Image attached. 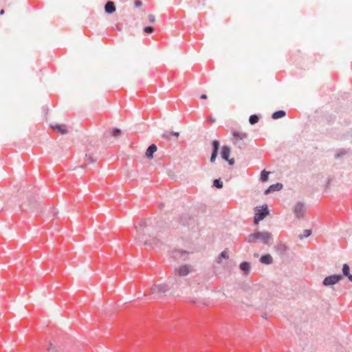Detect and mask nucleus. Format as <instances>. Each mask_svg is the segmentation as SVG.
Returning a JSON list of instances; mask_svg holds the SVG:
<instances>
[{"label":"nucleus","mask_w":352,"mask_h":352,"mask_svg":"<svg viewBox=\"0 0 352 352\" xmlns=\"http://www.w3.org/2000/svg\"><path fill=\"white\" fill-rule=\"evenodd\" d=\"M135 228L137 233V237L140 242H144L146 245H153L155 247H160V240L157 238L148 239L145 237V234L148 230V228L146 226L144 220H140L138 225L135 226Z\"/></svg>","instance_id":"1"},{"label":"nucleus","mask_w":352,"mask_h":352,"mask_svg":"<svg viewBox=\"0 0 352 352\" xmlns=\"http://www.w3.org/2000/svg\"><path fill=\"white\" fill-rule=\"evenodd\" d=\"M272 238V234L269 232H256L249 234L245 238V241L248 243H256L261 241L264 244H268L270 239Z\"/></svg>","instance_id":"2"},{"label":"nucleus","mask_w":352,"mask_h":352,"mask_svg":"<svg viewBox=\"0 0 352 352\" xmlns=\"http://www.w3.org/2000/svg\"><path fill=\"white\" fill-rule=\"evenodd\" d=\"M169 288L166 284L155 285L151 288V292L145 294L144 296H153L151 299H155L164 295Z\"/></svg>","instance_id":"3"},{"label":"nucleus","mask_w":352,"mask_h":352,"mask_svg":"<svg viewBox=\"0 0 352 352\" xmlns=\"http://www.w3.org/2000/svg\"><path fill=\"white\" fill-rule=\"evenodd\" d=\"M254 210L255 214L254 217V222L256 224L258 223L259 221H262L270 213L267 204L262 206L261 208L257 206Z\"/></svg>","instance_id":"4"},{"label":"nucleus","mask_w":352,"mask_h":352,"mask_svg":"<svg viewBox=\"0 0 352 352\" xmlns=\"http://www.w3.org/2000/svg\"><path fill=\"white\" fill-rule=\"evenodd\" d=\"M306 206L302 201H298L293 208V212L297 219H302L305 216Z\"/></svg>","instance_id":"5"},{"label":"nucleus","mask_w":352,"mask_h":352,"mask_svg":"<svg viewBox=\"0 0 352 352\" xmlns=\"http://www.w3.org/2000/svg\"><path fill=\"white\" fill-rule=\"evenodd\" d=\"M342 279L341 274H333L325 277L322 281L324 286L329 287L336 285Z\"/></svg>","instance_id":"6"},{"label":"nucleus","mask_w":352,"mask_h":352,"mask_svg":"<svg viewBox=\"0 0 352 352\" xmlns=\"http://www.w3.org/2000/svg\"><path fill=\"white\" fill-rule=\"evenodd\" d=\"M191 272V267L188 265H183L175 270V275L180 277L186 276Z\"/></svg>","instance_id":"7"},{"label":"nucleus","mask_w":352,"mask_h":352,"mask_svg":"<svg viewBox=\"0 0 352 352\" xmlns=\"http://www.w3.org/2000/svg\"><path fill=\"white\" fill-rule=\"evenodd\" d=\"M220 143L218 140H213L212 142V154L210 161L213 163L215 162L219 150Z\"/></svg>","instance_id":"8"},{"label":"nucleus","mask_w":352,"mask_h":352,"mask_svg":"<svg viewBox=\"0 0 352 352\" xmlns=\"http://www.w3.org/2000/svg\"><path fill=\"white\" fill-rule=\"evenodd\" d=\"M187 252L181 250H175L171 252V256L175 260H185Z\"/></svg>","instance_id":"9"},{"label":"nucleus","mask_w":352,"mask_h":352,"mask_svg":"<svg viewBox=\"0 0 352 352\" xmlns=\"http://www.w3.org/2000/svg\"><path fill=\"white\" fill-rule=\"evenodd\" d=\"M50 126L57 133L64 135L67 133V126L65 124H50Z\"/></svg>","instance_id":"10"},{"label":"nucleus","mask_w":352,"mask_h":352,"mask_svg":"<svg viewBox=\"0 0 352 352\" xmlns=\"http://www.w3.org/2000/svg\"><path fill=\"white\" fill-rule=\"evenodd\" d=\"M246 138L247 133H240L238 131H234L232 133V142L234 144H238L240 140H243Z\"/></svg>","instance_id":"11"},{"label":"nucleus","mask_w":352,"mask_h":352,"mask_svg":"<svg viewBox=\"0 0 352 352\" xmlns=\"http://www.w3.org/2000/svg\"><path fill=\"white\" fill-rule=\"evenodd\" d=\"M283 186L281 183H276L272 185H270L265 190V194L267 195L270 192L279 191L283 188Z\"/></svg>","instance_id":"12"},{"label":"nucleus","mask_w":352,"mask_h":352,"mask_svg":"<svg viewBox=\"0 0 352 352\" xmlns=\"http://www.w3.org/2000/svg\"><path fill=\"white\" fill-rule=\"evenodd\" d=\"M104 11L107 14H111L116 12L115 3L111 1H107L104 5Z\"/></svg>","instance_id":"13"},{"label":"nucleus","mask_w":352,"mask_h":352,"mask_svg":"<svg viewBox=\"0 0 352 352\" xmlns=\"http://www.w3.org/2000/svg\"><path fill=\"white\" fill-rule=\"evenodd\" d=\"M157 151V146L155 144H151L146 151V156L148 159L153 157V153Z\"/></svg>","instance_id":"14"},{"label":"nucleus","mask_w":352,"mask_h":352,"mask_svg":"<svg viewBox=\"0 0 352 352\" xmlns=\"http://www.w3.org/2000/svg\"><path fill=\"white\" fill-rule=\"evenodd\" d=\"M230 155V148L228 146H223L221 152V157L223 160H228Z\"/></svg>","instance_id":"15"},{"label":"nucleus","mask_w":352,"mask_h":352,"mask_svg":"<svg viewBox=\"0 0 352 352\" xmlns=\"http://www.w3.org/2000/svg\"><path fill=\"white\" fill-rule=\"evenodd\" d=\"M260 262L263 264L270 265L273 263V258L270 254H266L261 256Z\"/></svg>","instance_id":"16"},{"label":"nucleus","mask_w":352,"mask_h":352,"mask_svg":"<svg viewBox=\"0 0 352 352\" xmlns=\"http://www.w3.org/2000/svg\"><path fill=\"white\" fill-rule=\"evenodd\" d=\"M342 276H346L350 281L352 282V274H350V267L349 265L346 263L344 264L342 266Z\"/></svg>","instance_id":"17"},{"label":"nucleus","mask_w":352,"mask_h":352,"mask_svg":"<svg viewBox=\"0 0 352 352\" xmlns=\"http://www.w3.org/2000/svg\"><path fill=\"white\" fill-rule=\"evenodd\" d=\"M286 116V112L283 110H278L274 112L272 115V118L274 120H277L281 118H283Z\"/></svg>","instance_id":"18"},{"label":"nucleus","mask_w":352,"mask_h":352,"mask_svg":"<svg viewBox=\"0 0 352 352\" xmlns=\"http://www.w3.org/2000/svg\"><path fill=\"white\" fill-rule=\"evenodd\" d=\"M240 269L245 273L248 274L250 270V264L249 262L243 261L240 264Z\"/></svg>","instance_id":"19"},{"label":"nucleus","mask_w":352,"mask_h":352,"mask_svg":"<svg viewBox=\"0 0 352 352\" xmlns=\"http://www.w3.org/2000/svg\"><path fill=\"white\" fill-rule=\"evenodd\" d=\"M228 258V254L227 253L226 251H223L220 253V254L219 255V256L217 257V262L218 263H221L222 262V260L223 259H227Z\"/></svg>","instance_id":"20"},{"label":"nucleus","mask_w":352,"mask_h":352,"mask_svg":"<svg viewBox=\"0 0 352 352\" xmlns=\"http://www.w3.org/2000/svg\"><path fill=\"white\" fill-rule=\"evenodd\" d=\"M259 120V117L256 114L251 115L249 118V122L250 124L253 125L256 124Z\"/></svg>","instance_id":"21"},{"label":"nucleus","mask_w":352,"mask_h":352,"mask_svg":"<svg viewBox=\"0 0 352 352\" xmlns=\"http://www.w3.org/2000/svg\"><path fill=\"white\" fill-rule=\"evenodd\" d=\"M270 172L263 170L261 173L260 179L261 182H266L268 179Z\"/></svg>","instance_id":"22"},{"label":"nucleus","mask_w":352,"mask_h":352,"mask_svg":"<svg viewBox=\"0 0 352 352\" xmlns=\"http://www.w3.org/2000/svg\"><path fill=\"white\" fill-rule=\"evenodd\" d=\"M348 153L347 150L344 148L339 149L336 155V158L339 159L342 156L346 155Z\"/></svg>","instance_id":"23"},{"label":"nucleus","mask_w":352,"mask_h":352,"mask_svg":"<svg viewBox=\"0 0 352 352\" xmlns=\"http://www.w3.org/2000/svg\"><path fill=\"white\" fill-rule=\"evenodd\" d=\"M213 186H215L217 188H221L223 187V182L221 180V179H216L213 182Z\"/></svg>","instance_id":"24"},{"label":"nucleus","mask_w":352,"mask_h":352,"mask_svg":"<svg viewBox=\"0 0 352 352\" xmlns=\"http://www.w3.org/2000/svg\"><path fill=\"white\" fill-rule=\"evenodd\" d=\"M311 234V230L307 229L303 231L302 235L299 236V238L300 239H302L303 238H307V237L309 236Z\"/></svg>","instance_id":"25"},{"label":"nucleus","mask_w":352,"mask_h":352,"mask_svg":"<svg viewBox=\"0 0 352 352\" xmlns=\"http://www.w3.org/2000/svg\"><path fill=\"white\" fill-rule=\"evenodd\" d=\"M154 28L152 26H146L144 28V32L147 34H151L153 32Z\"/></svg>","instance_id":"26"},{"label":"nucleus","mask_w":352,"mask_h":352,"mask_svg":"<svg viewBox=\"0 0 352 352\" xmlns=\"http://www.w3.org/2000/svg\"><path fill=\"white\" fill-rule=\"evenodd\" d=\"M121 133V131L118 128H114L112 130V135L113 136H117Z\"/></svg>","instance_id":"27"},{"label":"nucleus","mask_w":352,"mask_h":352,"mask_svg":"<svg viewBox=\"0 0 352 352\" xmlns=\"http://www.w3.org/2000/svg\"><path fill=\"white\" fill-rule=\"evenodd\" d=\"M278 249L281 252H285L287 250V246L285 244H279Z\"/></svg>","instance_id":"28"},{"label":"nucleus","mask_w":352,"mask_h":352,"mask_svg":"<svg viewBox=\"0 0 352 352\" xmlns=\"http://www.w3.org/2000/svg\"><path fill=\"white\" fill-rule=\"evenodd\" d=\"M170 132H164L163 134H162V138L165 140H170Z\"/></svg>","instance_id":"29"},{"label":"nucleus","mask_w":352,"mask_h":352,"mask_svg":"<svg viewBox=\"0 0 352 352\" xmlns=\"http://www.w3.org/2000/svg\"><path fill=\"white\" fill-rule=\"evenodd\" d=\"M134 5L136 8H140L142 5V3L140 0H135L134 2Z\"/></svg>","instance_id":"30"},{"label":"nucleus","mask_w":352,"mask_h":352,"mask_svg":"<svg viewBox=\"0 0 352 352\" xmlns=\"http://www.w3.org/2000/svg\"><path fill=\"white\" fill-rule=\"evenodd\" d=\"M148 20H149V22H150V23H154V22H155V16H154L153 14H149V15H148Z\"/></svg>","instance_id":"31"},{"label":"nucleus","mask_w":352,"mask_h":352,"mask_svg":"<svg viewBox=\"0 0 352 352\" xmlns=\"http://www.w3.org/2000/svg\"><path fill=\"white\" fill-rule=\"evenodd\" d=\"M235 144L237 145L240 148H242L245 146V143L243 142V140H240L238 144Z\"/></svg>","instance_id":"32"},{"label":"nucleus","mask_w":352,"mask_h":352,"mask_svg":"<svg viewBox=\"0 0 352 352\" xmlns=\"http://www.w3.org/2000/svg\"><path fill=\"white\" fill-rule=\"evenodd\" d=\"M48 352H54L55 351V346H52V344H50V346L47 349Z\"/></svg>","instance_id":"33"},{"label":"nucleus","mask_w":352,"mask_h":352,"mask_svg":"<svg viewBox=\"0 0 352 352\" xmlns=\"http://www.w3.org/2000/svg\"><path fill=\"white\" fill-rule=\"evenodd\" d=\"M230 165H233L234 164V160L233 158L229 159L228 160H226Z\"/></svg>","instance_id":"34"},{"label":"nucleus","mask_w":352,"mask_h":352,"mask_svg":"<svg viewBox=\"0 0 352 352\" xmlns=\"http://www.w3.org/2000/svg\"><path fill=\"white\" fill-rule=\"evenodd\" d=\"M170 135H174L175 137H178L179 133L178 132H175V131H171L170 132Z\"/></svg>","instance_id":"35"},{"label":"nucleus","mask_w":352,"mask_h":352,"mask_svg":"<svg viewBox=\"0 0 352 352\" xmlns=\"http://www.w3.org/2000/svg\"><path fill=\"white\" fill-rule=\"evenodd\" d=\"M207 120L209 121V122H214L215 120L214 118H213L211 116H209L208 118H207Z\"/></svg>","instance_id":"36"},{"label":"nucleus","mask_w":352,"mask_h":352,"mask_svg":"<svg viewBox=\"0 0 352 352\" xmlns=\"http://www.w3.org/2000/svg\"><path fill=\"white\" fill-rule=\"evenodd\" d=\"M88 162H89V163H94L95 162V160H93L91 157H89Z\"/></svg>","instance_id":"37"},{"label":"nucleus","mask_w":352,"mask_h":352,"mask_svg":"<svg viewBox=\"0 0 352 352\" xmlns=\"http://www.w3.org/2000/svg\"><path fill=\"white\" fill-rule=\"evenodd\" d=\"M200 98L201 99H206L207 96L206 94H202V95H201Z\"/></svg>","instance_id":"38"},{"label":"nucleus","mask_w":352,"mask_h":352,"mask_svg":"<svg viewBox=\"0 0 352 352\" xmlns=\"http://www.w3.org/2000/svg\"><path fill=\"white\" fill-rule=\"evenodd\" d=\"M4 12H5L4 10H3V9H2V10H0V15L3 14H4Z\"/></svg>","instance_id":"39"},{"label":"nucleus","mask_w":352,"mask_h":352,"mask_svg":"<svg viewBox=\"0 0 352 352\" xmlns=\"http://www.w3.org/2000/svg\"><path fill=\"white\" fill-rule=\"evenodd\" d=\"M116 30L118 31H121V28L118 25H116Z\"/></svg>","instance_id":"40"},{"label":"nucleus","mask_w":352,"mask_h":352,"mask_svg":"<svg viewBox=\"0 0 352 352\" xmlns=\"http://www.w3.org/2000/svg\"><path fill=\"white\" fill-rule=\"evenodd\" d=\"M80 167H81L82 168H85L86 167V165H82Z\"/></svg>","instance_id":"41"}]
</instances>
